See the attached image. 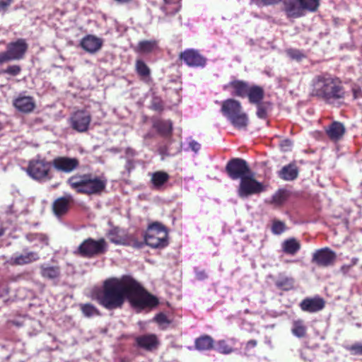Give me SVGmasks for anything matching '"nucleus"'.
<instances>
[{
    "label": "nucleus",
    "mask_w": 362,
    "mask_h": 362,
    "mask_svg": "<svg viewBox=\"0 0 362 362\" xmlns=\"http://www.w3.org/2000/svg\"><path fill=\"white\" fill-rule=\"evenodd\" d=\"M286 54L293 60L300 62L303 59L306 58V55L300 49L290 48L286 49Z\"/></svg>",
    "instance_id": "obj_40"
},
{
    "label": "nucleus",
    "mask_w": 362,
    "mask_h": 362,
    "mask_svg": "<svg viewBox=\"0 0 362 362\" xmlns=\"http://www.w3.org/2000/svg\"><path fill=\"white\" fill-rule=\"evenodd\" d=\"M302 311L314 313L323 310L325 307V300L320 296L305 298L299 304Z\"/></svg>",
    "instance_id": "obj_16"
},
{
    "label": "nucleus",
    "mask_w": 362,
    "mask_h": 362,
    "mask_svg": "<svg viewBox=\"0 0 362 362\" xmlns=\"http://www.w3.org/2000/svg\"><path fill=\"white\" fill-rule=\"evenodd\" d=\"M249 85L246 81L241 80H233L223 86V90H231V95L240 98L246 97Z\"/></svg>",
    "instance_id": "obj_24"
},
{
    "label": "nucleus",
    "mask_w": 362,
    "mask_h": 362,
    "mask_svg": "<svg viewBox=\"0 0 362 362\" xmlns=\"http://www.w3.org/2000/svg\"><path fill=\"white\" fill-rule=\"evenodd\" d=\"M98 303L107 310L122 308L125 300L137 313L156 307L158 298L147 291L130 276L110 278L103 282L102 289L95 296Z\"/></svg>",
    "instance_id": "obj_1"
},
{
    "label": "nucleus",
    "mask_w": 362,
    "mask_h": 362,
    "mask_svg": "<svg viewBox=\"0 0 362 362\" xmlns=\"http://www.w3.org/2000/svg\"><path fill=\"white\" fill-rule=\"evenodd\" d=\"M225 170L228 176L233 180H240L252 172L247 161L240 158L229 160Z\"/></svg>",
    "instance_id": "obj_10"
},
{
    "label": "nucleus",
    "mask_w": 362,
    "mask_h": 362,
    "mask_svg": "<svg viewBox=\"0 0 362 362\" xmlns=\"http://www.w3.org/2000/svg\"><path fill=\"white\" fill-rule=\"evenodd\" d=\"M284 11L287 18H298L307 13L316 12L320 5V0H284Z\"/></svg>",
    "instance_id": "obj_4"
},
{
    "label": "nucleus",
    "mask_w": 362,
    "mask_h": 362,
    "mask_svg": "<svg viewBox=\"0 0 362 362\" xmlns=\"http://www.w3.org/2000/svg\"><path fill=\"white\" fill-rule=\"evenodd\" d=\"M158 49V42L156 40L139 41L134 48L136 53L149 54Z\"/></svg>",
    "instance_id": "obj_27"
},
{
    "label": "nucleus",
    "mask_w": 362,
    "mask_h": 362,
    "mask_svg": "<svg viewBox=\"0 0 362 362\" xmlns=\"http://www.w3.org/2000/svg\"><path fill=\"white\" fill-rule=\"evenodd\" d=\"M170 175L165 171H156L151 174V182L153 187L160 189L166 182H168Z\"/></svg>",
    "instance_id": "obj_33"
},
{
    "label": "nucleus",
    "mask_w": 362,
    "mask_h": 362,
    "mask_svg": "<svg viewBox=\"0 0 362 362\" xmlns=\"http://www.w3.org/2000/svg\"><path fill=\"white\" fill-rule=\"evenodd\" d=\"M291 194V192L286 189H279L272 197L270 204L275 206H281L289 199Z\"/></svg>",
    "instance_id": "obj_31"
},
{
    "label": "nucleus",
    "mask_w": 362,
    "mask_h": 362,
    "mask_svg": "<svg viewBox=\"0 0 362 362\" xmlns=\"http://www.w3.org/2000/svg\"><path fill=\"white\" fill-rule=\"evenodd\" d=\"M153 127L163 136H170L172 134L173 123L170 120H156L153 122Z\"/></svg>",
    "instance_id": "obj_30"
},
{
    "label": "nucleus",
    "mask_w": 362,
    "mask_h": 362,
    "mask_svg": "<svg viewBox=\"0 0 362 362\" xmlns=\"http://www.w3.org/2000/svg\"><path fill=\"white\" fill-rule=\"evenodd\" d=\"M360 54H361V55L362 57V44L360 46Z\"/></svg>",
    "instance_id": "obj_62"
},
{
    "label": "nucleus",
    "mask_w": 362,
    "mask_h": 362,
    "mask_svg": "<svg viewBox=\"0 0 362 362\" xmlns=\"http://www.w3.org/2000/svg\"><path fill=\"white\" fill-rule=\"evenodd\" d=\"M257 105V115L260 119H265L267 117V109L269 105V103H262L256 104Z\"/></svg>",
    "instance_id": "obj_41"
},
{
    "label": "nucleus",
    "mask_w": 362,
    "mask_h": 362,
    "mask_svg": "<svg viewBox=\"0 0 362 362\" xmlns=\"http://www.w3.org/2000/svg\"><path fill=\"white\" fill-rule=\"evenodd\" d=\"M246 97L252 104H257L262 101L264 97V90L262 87L257 85L249 86Z\"/></svg>",
    "instance_id": "obj_28"
},
{
    "label": "nucleus",
    "mask_w": 362,
    "mask_h": 362,
    "mask_svg": "<svg viewBox=\"0 0 362 362\" xmlns=\"http://www.w3.org/2000/svg\"><path fill=\"white\" fill-rule=\"evenodd\" d=\"M13 60L7 49L5 52H0V65Z\"/></svg>",
    "instance_id": "obj_49"
},
{
    "label": "nucleus",
    "mask_w": 362,
    "mask_h": 362,
    "mask_svg": "<svg viewBox=\"0 0 362 362\" xmlns=\"http://www.w3.org/2000/svg\"><path fill=\"white\" fill-rule=\"evenodd\" d=\"M107 250V243L103 238L98 240L88 238L78 245L74 254L83 258L92 259L105 254Z\"/></svg>",
    "instance_id": "obj_7"
},
{
    "label": "nucleus",
    "mask_w": 362,
    "mask_h": 362,
    "mask_svg": "<svg viewBox=\"0 0 362 362\" xmlns=\"http://www.w3.org/2000/svg\"><path fill=\"white\" fill-rule=\"evenodd\" d=\"M294 284L295 279L293 277L286 276H280L275 281V286L284 291H289L294 289Z\"/></svg>",
    "instance_id": "obj_36"
},
{
    "label": "nucleus",
    "mask_w": 362,
    "mask_h": 362,
    "mask_svg": "<svg viewBox=\"0 0 362 362\" xmlns=\"http://www.w3.org/2000/svg\"><path fill=\"white\" fill-rule=\"evenodd\" d=\"M80 310L83 315L86 317L101 315L100 310L91 303L81 304Z\"/></svg>",
    "instance_id": "obj_38"
},
{
    "label": "nucleus",
    "mask_w": 362,
    "mask_h": 362,
    "mask_svg": "<svg viewBox=\"0 0 362 362\" xmlns=\"http://www.w3.org/2000/svg\"><path fill=\"white\" fill-rule=\"evenodd\" d=\"M189 147L194 152H198L201 148V145L198 142L192 141L189 143Z\"/></svg>",
    "instance_id": "obj_55"
},
{
    "label": "nucleus",
    "mask_w": 362,
    "mask_h": 362,
    "mask_svg": "<svg viewBox=\"0 0 362 362\" xmlns=\"http://www.w3.org/2000/svg\"><path fill=\"white\" fill-rule=\"evenodd\" d=\"M221 111L235 127L241 129L247 126V116L243 112L238 100L229 98L223 101Z\"/></svg>",
    "instance_id": "obj_5"
},
{
    "label": "nucleus",
    "mask_w": 362,
    "mask_h": 362,
    "mask_svg": "<svg viewBox=\"0 0 362 362\" xmlns=\"http://www.w3.org/2000/svg\"><path fill=\"white\" fill-rule=\"evenodd\" d=\"M158 151L159 154L161 155L163 157L169 156L170 155V153L168 152V148L166 145L159 146Z\"/></svg>",
    "instance_id": "obj_53"
},
{
    "label": "nucleus",
    "mask_w": 362,
    "mask_h": 362,
    "mask_svg": "<svg viewBox=\"0 0 362 362\" xmlns=\"http://www.w3.org/2000/svg\"><path fill=\"white\" fill-rule=\"evenodd\" d=\"M151 108L153 110L161 112L163 110V103L160 99L155 98L151 103Z\"/></svg>",
    "instance_id": "obj_47"
},
{
    "label": "nucleus",
    "mask_w": 362,
    "mask_h": 362,
    "mask_svg": "<svg viewBox=\"0 0 362 362\" xmlns=\"http://www.w3.org/2000/svg\"><path fill=\"white\" fill-rule=\"evenodd\" d=\"M179 59L182 60L186 65L190 67H204L207 59L200 54L199 51L194 49H187L181 52Z\"/></svg>",
    "instance_id": "obj_12"
},
{
    "label": "nucleus",
    "mask_w": 362,
    "mask_h": 362,
    "mask_svg": "<svg viewBox=\"0 0 362 362\" xmlns=\"http://www.w3.org/2000/svg\"><path fill=\"white\" fill-rule=\"evenodd\" d=\"M51 165L52 163L45 159H33L28 163L27 173L34 180H49L53 177L51 174Z\"/></svg>",
    "instance_id": "obj_8"
},
{
    "label": "nucleus",
    "mask_w": 362,
    "mask_h": 362,
    "mask_svg": "<svg viewBox=\"0 0 362 362\" xmlns=\"http://www.w3.org/2000/svg\"><path fill=\"white\" fill-rule=\"evenodd\" d=\"M25 240L32 244L33 248L43 249L49 245V237L42 233H28L25 235Z\"/></svg>",
    "instance_id": "obj_25"
},
{
    "label": "nucleus",
    "mask_w": 362,
    "mask_h": 362,
    "mask_svg": "<svg viewBox=\"0 0 362 362\" xmlns=\"http://www.w3.org/2000/svg\"><path fill=\"white\" fill-rule=\"evenodd\" d=\"M13 0H0V12L6 11Z\"/></svg>",
    "instance_id": "obj_51"
},
{
    "label": "nucleus",
    "mask_w": 362,
    "mask_h": 362,
    "mask_svg": "<svg viewBox=\"0 0 362 362\" xmlns=\"http://www.w3.org/2000/svg\"><path fill=\"white\" fill-rule=\"evenodd\" d=\"M358 262V259L357 257H353L351 260V263L349 264H343L340 267V272L343 273L344 274H346L351 269L356 265Z\"/></svg>",
    "instance_id": "obj_46"
},
{
    "label": "nucleus",
    "mask_w": 362,
    "mask_h": 362,
    "mask_svg": "<svg viewBox=\"0 0 362 362\" xmlns=\"http://www.w3.org/2000/svg\"><path fill=\"white\" fill-rule=\"evenodd\" d=\"M70 120L74 129L78 132H85L88 129L91 116L85 110H78L71 115Z\"/></svg>",
    "instance_id": "obj_15"
},
{
    "label": "nucleus",
    "mask_w": 362,
    "mask_h": 362,
    "mask_svg": "<svg viewBox=\"0 0 362 362\" xmlns=\"http://www.w3.org/2000/svg\"><path fill=\"white\" fill-rule=\"evenodd\" d=\"M5 233V229L3 227H0V237L3 236Z\"/></svg>",
    "instance_id": "obj_59"
},
{
    "label": "nucleus",
    "mask_w": 362,
    "mask_h": 362,
    "mask_svg": "<svg viewBox=\"0 0 362 362\" xmlns=\"http://www.w3.org/2000/svg\"><path fill=\"white\" fill-rule=\"evenodd\" d=\"M73 203L74 198L71 194H66L64 196L57 198L52 204L54 214L58 217L65 215Z\"/></svg>",
    "instance_id": "obj_20"
},
{
    "label": "nucleus",
    "mask_w": 362,
    "mask_h": 362,
    "mask_svg": "<svg viewBox=\"0 0 362 362\" xmlns=\"http://www.w3.org/2000/svg\"><path fill=\"white\" fill-rule=\"evenodd\" d=\"M165 4H177L180 0H163Z\"/></svg>",
    "instance_id": "obj_58"
},
{
    "label": "nucleus",
    "mask_w": 362,
    "mask_h": 362,
    "mask_svg": "<svg viewBox=\"0 0 362 362\" xmlns=\"http://www.w3.org/2000/svg\"><path fill=\"white\" fill-rule=\"evenodd\" d=\"M281 247L285 254L293 256L300 250L301 244L296 238H290L282 243Z\"/></svg>",
    "instance_id": "obj_29"
},
{
    "label": "nucleus",
    "mask_w": 362,
    "mask_h": 362,
    "mask_svg": "<svg viewBox=\"0 0 362 362\" xmlns=\"http://www.w3.org/2000/svg\"><path fill=\"white\" fill-rule=\"evenodd\" d=\"M310 94L327 104L332 105L344 100L346 90L339 78L325 72L313 78Z\"/></svg>",
    "instance_id": "obj_2"
},
{
    "label": "nucleus",
    "mask_w": 362,
    "mask_h": 362,
    "mask_svg": "<svg viewBox=\"0 0 362 362\" xmlns=\"http://www.w3.org/2000/svg\"><path fill=\"white\" fill-rule=\"evenodd\" d=\"M257 341L255 340V339H250L249 340L246 344H245V354L247 355V356H250L251 355V352H250V350L252 349H254L257 346Z\"/></svg>",
    "instance_id": "obj_48"
},
{
    "label": "nucleus",
    "mask_w": 362,
    "mask_h": 362,
    "mask_svg": "<svg viewBox=\"0 0 362 362\" xmlns=\"http://www.w3.org/2000/svg\"><path fill=\"white\" fill-rule=\"evenodd\" d=\"M109 240L116 245H129L134 248H141L144 246L142 241H139L134 238L127 240L122 234L119 227H112L106 234Z\"/></svg>",
    "instance_id": "obj_13"
},
{
    "label": "nucleus",
    "mask_w": 362,
    "mask_h": 362,
    "mask_svg": "<svg viewBox=\"0 0 362 362\" xmlns=\"http://www.w3.org/2000/svg\"><path fill=\"white\" fill-rule=\"evenodd\" d=\"M103 45V40L93 35H86L80 42V46L90 54H94L98 52Z\"/></svg>",
    "instance_id": "obj_22"
},
{
    "label": "nucleus",
    "mask_w": 362,
    "mask_h": 362,
    "mask_svg": "<svg viewBox=\"0 0 362 362\" xmlns=\"http://www.w3.org/2000/svg\"><path fill=\"white\" fill-rule=\"evenodd\" d=\"M178 10H179V8H176L175 9V11H174L173 12H172L171 13H172V14H175V13H177V12L178 11Z\"/></svg>",
    "instance_id": "obj_61"
},
{
    "label": "nucleus",
    "mask_w": 362,
    "mask_h": 362,
    "mask_svg": "<svg viewBox=\"0 0 362 362\" xmlns=\"http://www.w3.org/2000/svg\"><path fill=\"white\" fill-rule=\"evenodd\" d=\"M70 189L78 194L100 195L107 186V180L104 177L95 175L92 173H75L66 180Z\"/></svg>",
    "instance_id": "obj_3"
},
{
    "label": "nucleus",
    "mask_w": 362,
    "mask_h": 362,
    "mask_svg": "<svg viewBox=\"0 0 362 362\" xmlns=\"http://www.w3.org/2000/svg\"><path fill=\"white\" fill-rule=\"evenodd\" d=\"M292 143L288 139H284L281 141L280 146L281 148H284L285 151H287L289 148H291Z\"/></svg>",
    "instance_id": "obj_54"
},
{
    "label": "nucleus",
    "mask_w": 362,
    "mask_h": 362,
    "mask_svg": "<svg viewBox=\"0 0 362 362\" xmlns=\"http://www.w3.org/2000/svg\"><path fill=\"white\" fill-rule=\"evenodd\" d=\"M53 168L58 172L71 173L80 165L79 159L75 157L57 156L51 162Z\"/></svg>",
    "instance_id": "obj_11"
},
{
    "label": "nucleus",
    "mask_w": 362,
    "mask_h": 362,
    "mask_svg": "<svg viewBox=\"0 0 362 362\" xmlns=\"http://www.w3.org/2000/svg\"><path fill=\"white\" fill-rule=\"evenodd\" d=\"M260 1L262 3L263 5L268 6L276 4L281 1V0H261Z\"/></svg>",
    "instance_id": "obj_57"
},
{
    "label": "nucleus",
    "mask_w": 362,
    "mask_h": 362,
    "mask_svg": "<svg viewBox=\"0 0 362 362\" xmlns=\"http://www.w3.org/2000/svg\"><path fill=\"white\" fill-rule=\"evenodd\" d=\"M286 230V225L281 221H274L272 223V231L274 234L280 235Z\"/></svg>",
    "instance_id": "obj_42"
},
{
    "label": "nucleus",
    "mask_w": 362,
    "mask_h": 362,
    "mask_svg": "<svg viewBox=\"0 0 362 362\" xmlns=\"http://www.w3.org/2000/svg\"><path fill=\"white\" fill-rule=\"evenodd\" d=\"M136 345L142 349L152 351L158 349L159 339L155 334H146L138 336L135 339Z\"/></svg>",
    "instance_id": "obj_17"
},
{
    "label": "nucleus",
    "mask_w": 362,
    "mask_h": 362,
    "mask_svg": "<svg viewBox=\"0 0 362 362\" xmlns=\"http://www.w3.org/2000/svg\"><path fill=\"white\" fill-rule=\"evenodd\" d=\"M161 9L163 12H165L166 14H168V9H167V7L165 6H163L161 7Z\"/></svg>",
    "instance_id": "obj_60"
},
{
    "label": "nucleus",
    "mask_w": 362,
    "mask_h": 362,
    "mask_svg": "<svg viewBox=\"0 0 362 362\" xmlns=\"http://www.w3.org/2000/svg\"><path fill=\"white\" fill-rule=\"evenodd\" d=\"M298 168L295 163L284 166L279 172V177L285 181H293L298 176Z\"/></svg>",
    "instance_id": "obj_26"
},
{
    "label": "nucleus",
    "mask_w": 362,
    "mask_h": 362,
    "mask_svg": "<svg viewBox=\"0 0 362 362\" xmlns=\"http://www.w3.org/2000/svg\"><path fill=\"white\" fill-rule=\"evenodd\" d=\"M194 346L199 351H208L214 348V339L207 334H203L194 341Z\"/></svg>",
    "instance_id": "obj_32"
},
{
    "label": "nucleus",
    "mask_w": 362,
    "mask_h": 362,
    "mask_svg": "<svg viewBox=\"0 0 362 362\" xmlns=\"http://www.w3.org/2000/svg\"><path fill=\"white\" fill-rule=\"evenodd\" d=\"M135 70L136 74L142 78H146L151 74V70L149 67L142 59L136 60Z\"/></svg>",
    "instance_id": "obj_39"
},
{
    "label": "nucleus",
    "mask_w": 362,
    "mask_h": 362,
    "mask_svg": "<svg viewBox=\"0 0 362 362\" xmlns=\"http://www.w3.org/2000/svg\"><path fill=\"white\" fill-rule=\"evenodd\" d=\"M292 334L298 338H304L307 334V327L303 320H294L292 323Z\"/></svg>",
    "instance_id": "obj_37"
},
{
    "label": "nucleus",
    "mask_w": 362,
    "mask_h": 362,
    "mask_svg": "<svg viewBox=\"0 0 362 362\" xmlns=\"http://www.w3.org/2000/svg\"><path fill=\"white\" fill-rule=\"evenodd\" d=\"M40 259L38 252L24 250V253L12 257L7 262L11 266H22L37 262Z\"/></svg>",
    "instance_id": "obj_18"
},
{
    "label": "nucleus",
    "mask_w": 362,
    "mask_h": 362,
    "mask_svg": "<svg viewBox=\"0 0 362 362\" xmlns=\"http://www.w3.org/2000/svg\"><path fill=\"white\" fill-rule=\"evenodd\" d=\"M21 71V67L19 65H11L6 69H3L1 72L2 74H7L13 76L18 75Z\"/></svg>",
    "instance_id": "obj_43"
},
{
    "label": "nucleus",
    "mask_w": 362,
    "mask_h": 362,
    "mask_svg": "<svg viewBox=\"0 0 362 362\" xmlns=\"http://www.w3.org/2000/svg\"><path fill=\"white\" fill-rule=\"evenodd\" d=\"M346 349L351 352L352 355L362 356V344L356 343L346 347Z\"/></svg>",
    "instance_id": "obj_44"
},
{
    "label": "nucleus",
    "mask_w": 362,
    "mask_h": 362,
    "mask_svg": "<svg viewBox=\"0 0 362 362\" xmlns=\"http://www.w3.org/2000/svg\"><path fill=\"white\" fill-rule=\"evenodd\" d=\"M40 269V274L45 279H55L60 276V267L59 266L42 264Z\"/></svg>",
    "instance_id": "obj_35"
},
{
    "label": "nucleus",
    "mask_w": 362,
    "mask_h": 362,
    "mask_svg": "<svg viewBox=\"0 0 362 362\" xmlns=\"http://www.w3.org/2000/svg\"><path fill=\"white\" fill-rule=\"evenodd\" d=\"M195 277L199 281H203L208 278V275L205 270L199 268L194 269Z\"/></svg>",
    "instance_id": "obj_50"
},
{
    "label": "nucleus",
    "mask_w": 362,
    "mask_h": 362,
    "mask_svg": "<svg viewBox=\"0 0 362 362\" xmlns=\"http://www.w3.org/2000/svg\"><path fill=\"white\" fill-rule=\"evenodd\" d=\"M327 137L332 142L341 140L346 133V128L343 123L334 121L325 129Z\"/></svg>",
    "instance_id": "obj_21"
},
{
    "label": "nucleus",
    "mask_w": 362,
    "mask_h": 362,
    "mask_svg": "<svg viewBox=\"0 0 362 362\" xmlns=\"http://www.w3.org/2000/svg\"><path fill=\"white\" fill-rule=\"evenodd\" d=\"M264 190L262 183L257 181L251 172L242 179L238 189V194L240 198H246L253 194H257Z\"/></svg>",
    "instance_id": "obj_9"
},
{
    "label": "nucleus",
    "mask_w": 362,
    "mask_h": 362,
    "mask_svg": "<svg viewBox=\"0 0 362 362\" xmlns=\"http://www.w3.org/2000/svg\"><path fill=\"white\" fill-rule=\"evenodd\" d=\"M336 253L329 247L317 250L312 257V262L321 267H328L334 264Z\"/></svg>",
    "instance_id": "obj_14"
},
{
    "label": "nucleus",
    "mask_w": 362,
    "mask_h": 362,
    "mask_svg": "<svg viewBox=\"0 0 362 362\" xmlns=\"http://www.w3.org/2000/svg\"><path fill=\"white\" fill-rule=\"evenodd\" d=\"M28 49V45L23 38H19L15 42H9L6 49L14 60H19L24 57Z\"/></svg>",
    "instance_id": "obj_19"
},
{
    "label": "nucleus",
    "mask_w": 362,
    "mask_h": 362,
    "mask_svg": "<svg viewBox=\"0 0 362 362\" xmlns=\"http://www.w3.org/2000/svg\"><path fill=\"white\" fill-rule=\"evenodd\" d=\"M13 105L19 112L23 113L32 112L36 107L34 98L32 96L19 95L13 101Z\"/></svg>",
    "instance_id": "obj_23"
},
{
    "label": "nucleus",
    "mask_w": 362,
    "mask_h": 362,
    "mask_svg": "<svg viewBox=\"0 0 362 362\" xmlns=\"http://www.w3.org/2000/svg\"><path fill=\"white\" fill-rule=\"evenodd\" d=\"M135 168L134 162L133 160H128L125 165L126 170L130 173Z\"/></svg>",
    "instance_id": "obj_56"
},
{
    "label": "nucleus",
    "mask_w": 362,
    "mask_h": 362,
    "mask_svg": "<svg viewBox=\"0 0 362 362\" xmlns=\"http://www.w3.org/2000/svg\"><path fill=\"white\" fill-rule=\"evenodd\" d=\"M236 343V339L234 338L228 340H219L216 342L214 349L218 353L223 354H230L234 351L233 346Z\"/></svg>",
    "instance_id": "obj_34"
},
{
    "label": "nucleus",
    "mask_w": 362,
    "mask_h": 362,
    "mask_svg": "<svg viewBox=\"0 0 362 362\" xmlns=\"http://www.w3.org/2000/svg\"><path fill=\"white\" fill-rule=\"evenodd\" d=\"M353 98L354 100L362 98V90L360 87H354L352 88Z\"/></svg>",
    "instance_id": "obj_52"
},
{
    "label": "nucleus",
    "mask_w": 362,
    "mask_h": 362,
    "mask_svg": "<svg viewBox=\"0 0 362 362\" xmlns=\"http://www.w3.org/2000/svg\"><path fill=\"white\" fill-rule=\"evenodd\" d=\"M154 320L159 325H168L171 323V321L168 318L166 315L163 313L156 315Z\"/></svg>",
    "instance_id": "obj_45"
},
{
    "label": "nucleus",
    "mask_w": 362,
    "mask_h": 362,
    "mask_svg": "<svg viewBox=\"0 0 362 362\" xmlns=\"http://www.w3.org/2000/svg\"><path fill=\"white\" fill-rule=\"evenodd\" d=\"M142 243L152 248L163 249L169 244L168 230L163 224L153 223L148 226Z\"/></svg>",
    "instance_id": "obj_6"
}]
</instances>
